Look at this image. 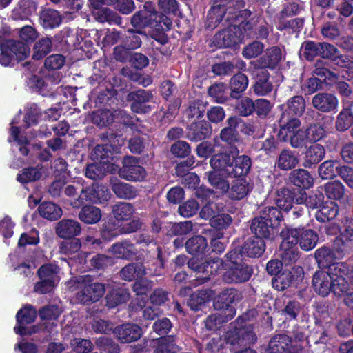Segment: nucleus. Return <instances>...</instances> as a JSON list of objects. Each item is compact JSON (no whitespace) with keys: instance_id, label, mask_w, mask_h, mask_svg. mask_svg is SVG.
Listing matches in <instances>:
<instances>
[{"instance_id":"36","label":"nucleus","mask_w":353,"mask_h":353,"mask_svg":"<svg viewBox=\"0 0 353 353\" xmlns=\"http://www.w3.org/2000/svg\"><path fill=\"white\" fill-rule=\"evenodd\" d=\"M325 149L319 143L312 144L306 148L304 153L303 166L305 168L316 167L325 157Z\"/></svg>"},{"instance_id":"43","label":"nucleus","mask_w":353,"mask_h":353,"mask_svg":"<svg viewBox=\"0 0 353 353\" xmlns=\"http://www.w3.org/2000/svg\"><path fill=\"white\" fill-rule=\"evenodd\" d=\"M299 160L295 151L290 149H283L278 155L275 165L283 171H288L294 169L298 164Z\"/></svg>"},{"instance_id":"63","label":"nucleus","mask_w":353,"mask_h":353,"mask_svg":"<svg viewBox=\"0 0 353 353\" xmlns=\"http://www.w3.org/2000/svg\"><path fill=\"white\" fill-rule=\"evenodd\" d=\"M112 190L116 196L121 199H132L137 195V190L134 186L123 182L113 183Z\"/></svg>"},{"instance_id":"39","label":"nucleus","mask_w":353,"mask_h":353,"mask_svg":"<svg viewBox=\"0 0 353 353\" xmlns=\"http://www.w3.org/2000/svg\"><path fill=\"white\" fill-rule=\"evenodd\" d=\"M62 21L63 18L60 12L54 9L46 8L39 12V23L45 30L58 28Z\"/></svg>"},{"instance_id":"34","label":"nucleus","mask_w":353,"mask_h":353,"mask_svg":"<svg viewBox=\"0 0 353 353\" xmlns=\"http://www.w3.org/2000/svg\"><path fill=\"white\" fill-rule=\"evenodd\" d=\"M313 106L322 112L336 111L338 107V99L332 94L327 92L318 93L313 97Z\"/></svg>"},{"instance_id":"29","label":"nucleus","mask_w":353,"mask_h":353,"mask_svg":"<svg viewBox=\"0 0 353 353\" xmlns=\"http://www.w3.org/2000/svg\"><path fill=\"white\" fill-rule=\"evenodd\" d=\"M282 60V51L279 46L267 48L264 54L256 60V65L260 69H275Z\"/></svg>"},{"instance_id":"52","label":"nucleus","mask_w":353,"mask_h":353,"mask_svg":"<svg viewBox=\"0 0 353 353\" xmlns=\"http://www.w3.org/2000/svg\"><path fill=\"white\" fill-rule=\"evenodd\" d=\"M232 309H229L228 314L222 311L209 315L205 320V325L207 330L210 331L216 330L222 324L225 323L232 319Z\"/></svg>"},{"instance_id":"20","label":"nucleus","mask_w":353,"mask_h":353,"mask_svg":"<svg viewBox=\"0 0 353 353\" xmlns=\"http://www.w3.org/2000/svg\"><path fill=\"white\" fill-rule=\"evenodd\" d=\"M212 133L210 123L204 119L194 121L185 128V137L192 142H199L209 139Z\"/></svg>"},{"instance_id":"48","label":"nucleus","mask_w":353,"mask_h":353,"mask_svg":"<svg viewBox=\"0 0 353 353\" xmlns=\"http://www.w3.org/2000/svg\"><path fill=\"white\" fill-rule=\"evenodd\" d=\"M339 214V206L334 201L325 202L316 211V219L321 223H325L334 219Z\"/></svg>"},{"instance_id":"30","label":"nucleus","mask_w":353,"mask_h":353,"mask_svg":"<svg viewBox=\"0 0 353 353\" xmlns=\"http://www.w3.org/2000/svg\"><path fill=\"white\" fill-rule=\"evenodd\" d=\"M214 296V290L210 288L201 289L190 296L187 303L191 310L197 312L202 310Z\"/></svg>"},{"instance_id":"14","label":"nucleus","mask_w":353,"mask_h":353,"mask_svg":"<svg viewBox=\"0 0 353 353\" xmlns=\"http://www.w3.org/2000/svg\"><path fill=\"white\" fill-rule=\"evenodd\" d=\"M153 98L152 91L143 89L130 92L127 96L128 101L131 102L130 109L136 114L150 113L153 107L148 103L152 101Z\"/></svg>"},{"instance_id":"3","label":"nucleus","mask_w":353,"mask_h":353,"mask_svg":"<svg viewBox=\"0 0 353 353\" xmlns=\"http://www.w3.org/2000/svg\"><path fill=\"white\" fill-rule=\"evenodd\" d=\"M224 272L223 281L226 283H242L250 279L253 274L251 265L243 261L240 256L229 255V251L225 255Z\"/></svg>"},{"instance_id":"45","label":"nucleus","mask_w":353,"mask_h":353,"mask_svg":"<svg viewBox=\"0 0 353 353\" xmlns=\"http://www.w3.org/2000/svg\"><path fill=\"white\" fill-rule=\"evenodd\" d=\"M146 37L145 32L141 28H129L122 37L121 42L132 50L139 48L142 44V37Z\"/></svg>"},{"instance_id":"64","label":"nucleus","mask_w":353,"mask_h":353,"mask_svg":"<svg viewBox=\"0 0 353 353\" xmlns=\"http://www.w3.org/2000/svg\"><path fill=\"white\" fill-rule=\"evenodd\" d=\"M353 125V112L350 108H343L336 117L335 128L339 132H345Z\"/></svg>"},{"instance_id":"24","label":"nucleus","mask_w":353,"mask_h":353,"mask_svg":"<svg viewBox=\"0 0 353 353\" xmlns=\"http://www.w3.org/2000/svg\"><path fill=\"white\" fill-rule=\"evenodd\" d=\"M242 122L241 118L232 116L226 120L227 126L221 129L219 137L221 140L230 146L235 145L240 141V134L237 130L239 125Z\"/></svg>"},{"instance_id":"53","label":"nucleus","mask_w":353,"mask_h":353,"mask_svg":"<svg viewBox=\"0 0 353 353\" xmlns=\"http://www.w3.org/2000/svg\"><path fill=\"white\" fill-rule=\"evenodd\" d=\"M101 210L93 205H85L80 210L78 217L86 224H95L101 219Z\"/></svg>"},{"instance_id":"19","label":"nucleus","mask_w":353,"mask_h":353,"mask_svg":"<svg viewBox=\"0 0 353 353\" xmlns=\"http://www.w3.org/2000/svg\"><path fill=\"white\" fill-rule=\"evenodd\" d=\"M185 251L192 257L205 259L210 255V247L208 236L195 234L185 241Z\"/></svg>"},{"instance_id":"50","label":"nucleus","mask_w":353,"mask_h":353,"mask_svg":"<svg viewBox=\"0 0 353 353\" xmlns=\"http://www.w3.org/2000/svg\"><path fill=\"white\" fill-rule=\"evenodd\" d=\"M210 184L219 193L225 194L229 188V181L221 172L213 170L205 173Z\"/></svg>"},{"instance_id":"25","label":"nucleus","mask_w":353,"mask_h":353,"mask_svg":"<svg viewBox=\"0 0 353 353\" xmlns=\"http://www.w3.org/2000/svg\"><path fill=\"white\" fill-rule=\"evenodd\" d=\"M289 185L294 187L298 191L310 189L314 184V179L310 172L303 169H294L288 174Z\"/></svg>"},{"instance_id":"5","label":"nucleus","mask_w":353,"mask_h":353,"mask_svg":"<svg viewBox=\"0 0 353 353\" xmlns=\"http://www.w3.org/2000/svg\"><path fill=\"white\" fill-rule=\"evenodd\" d=\"M0 64L3 66L14 65L25 60L30 52V47L19 40L8 39L0 42Z\"/></svg>"},{"instance_id":"9","label":"nucleus","mask_w":353,"mask_h":353,"mask_svg":"<svg viewBox=\"0 0 353 353\" xmlns=\"http://www.w3.org/2000/svg\"><path fill=\"white\" fill-rule=\"evenodd\" d=\"M188 267L196 272V280L203 284L210 280L212 275L216 274L219 270L217 261L214 259H201L191 257L188 259Z\"/></svg>"},{"instance_id":"56","label":"nucleus","mask_w":353,"mask_h":353,"mask_svg":"<svg viewBox=\"0 0 353 353\" xmlns=\"http://www.w3.org/2000/svg\"><path fill=\"white\" fill-rule=\"evenodd\" d=\"M121 233L117 221L112 218L105 221L100 228V236L104 241H111Z\"/></svg>"},{"instance_id":"38","label":"nucleus","mask_w":353,"mask_h":353,"mask_svg":"<svg viewBox=\"0 0 353 353\" xmlns=\"http://www.w3.org/2000/svg\"><path fill=\"white\" fill-rule=\"evenodd\" d=\"M233 154L231 152H219L213 154L210 159V165L213 170L221 172L225 176H229Z\"/></svg>"},{"instance_id":"57","label":"nucleus","mask_w":353,"mask_h":353,"mask_svg":"<svg viewBox=\"0 0 353 353\" xmlns=\"http://www.w3.org/2000/svg\"><path fill=\"white\" fill-rule=\"evenodd\" d=\"M301 121L295 117L290 118L288 121L281 125L278 138L281 141L288 142L289 139L300 129Z\"/></svg>"},{"instance_id":"35","label":"nucleus","mask_w":353,"mask_h":353,"mask_svg":"<svg viewBox=\"0 0 353 353\" xmlns=\"http://www.w3.org/2000/svg\"><path fill=\"white\" fill-rule=\"evenodd\" d=\"M332 276L325 271H316L312 277V284L314 291L323 297L327 296L332 292Z\"/></svg>"},{"instance_id":"60","label":"nucleus","mask_w":353,"mask_h":353,"mask_svg":"<svg viewBox=\"0 0 353 353\" xmlns=\"http://www.w3.org/2000/svg\"><path fill=\"white\" fill-rule=\"evenodd\" d=\"M340 161L337 160H327L323 162L318 168L319 176L323 179H332L337 176Z\"/></svg>"},{"instance_id":"40","label":"nucleus","mask_w":353,"mask_h":353,"mask_svg":"<svg viewBox=\"0 0 353 353\" xmlns=\"http://www.w3.org/2000/svg\"><path fill=\"white\" fill-rule=\"evenodd\" d=\"M153 343L154 353H178L181 350L174 334L157 338L153 340Z\"/></svg>"},{"instance_id":"28","label":"nucleus","mask_w":353,"mask_h":353,"mask_svg":"<svg viewBox=\"0 0 353 353\" xmlns=\"http://www.w3.org/2000/svg\"><path fill=\"white\" fill-rule=\"evenodd\" d=\"M336 243L346 254L353 249V219H346L339 234L334 239Z\"/></svg>"},{"instance_id":"46","label":"nucleus","mask_w":353,"mask_h":353,"mask_svg":"<svg viewBox=\"0 0 353 353\" xmlns=\"http://www.w3.org/2000/svg\"><path fill=\"white\" fill-rule=\"evenodd\" d=\"M281 210L277 206H266L260 211L259 216L274 226V229H279L281 223L284 221Z\"/></svg>"},{"instance_id":"44","label":"nucleus","mask_w":353,"mask_h":353,"mask_svg":"<svg viewBox=\"0 0 353 353\" xmlns=\"http://www.w3.org/2000/svg\"><path fill=\"white\" fill-rule=\"evenodd\" d=\"M130 297V294L128 292V290L118 288L112 289L109 291L105 297V305L109 309H113L116 307L126 303Z\"/></svg>"},{"instance_id":"13","label":"nucleus","mask_w":353,"mask_h":353,"mask_svg":"<svg viewBox=\"0 0 353 353\" xmlns=\"http://www.w3.org/2000/svg\"><path fill=\"white\" fill-rule=\"evenodd\" d=\"M304 347L292 343V338L285 334H278L271 337L265 353H303Z\"/></svg>"},{"instance_id":"49","label":"nucleus","mask_w":353,"mask_h":353,"mask_svg":"<svg viewBox=\"0 0 353 353\" xmlns=\"http://www.w3.org/2000/svg\"><path fill=\"white\" fill-rule=\"evenodd\" d=\"M232 223V216L227 213H219L210 220V227L203 228L202 231H216L223 232Z\"/></svg>"},{"instance_id":"1","label":"nucleus","mask_w":353,"mask_h":353,"mask_svg":"<svg viewBox=\"0 0 353 353\" xmlns=\"http://www.w3.org/2000/svg\"><path fill=\"white\" fill-rule=\"evenodd\" d=\"M210 4L204 22V27L208 30L219 26L227 27L241 18H250L252 14L249 9H243L244 0H210Z\"/></svg>"},{"instance_id":"17","label":"nucleus","mask_w":353,"mask_h":353,"mask_svg":"<svg viewBox=\"0 0 353 353\" xmlns=\"http://www.w3.org/2000/svg\"><path fill=\"white\" fill-rule=\"evenodd\" d=\"M242 299V294L237 289L228 288L222 290L214 301V307L216 310L228 314L229 309H232V319L236 314V310L232 305V303L239 302Z\"/></svg>"},{"instance_id":"8","label":"nucleus","mask_w":353,"mask_h":353,"mask_svg":"<svg viewBox=\"0 0 353 353\" xmlns=\"http://www.w3.org/2000/svg\"><path fill=\"white\" fill-rule=\"evenodd\" d=\"M294 242L304 251H310L317 245L319 237L317 232L312 229L305 227L283 228Z\"/></svg>"},{"instance_id":"26","label":"nucleus","mask_w":353,"mask_h":353,"mask_svg":"<svg viewBox=\"0 0 353 353\" xmlns=\"http://www.w3.org/2000/svg\"><path fill=\"white\" fill-rule=\"evenodd\" d=\"M81 226L79 221L72 219H63L55 226V233L61 239H70L81 234Z\"/></svg>"},{"instance_id":"42","label":"nucleus","mask_w":353,"mask_h":353,"mask_svg":"<svg viewBox=\"0 0 353 353\" xmlns=\"http://www.w3.org/2000/svg\"><path fill=\"white\" fill-rule=\"evenodd\" d=\"M110 251L117 258L131 260L137 254L135 245L129 240H124L113 243Z\"/></svg>"},{"instance_id":"12","label":"nucleus","mask_w":353,"mask_h":353,"mask_svg":"<svg viewBox=\"0 0 353 353\" xmlns=\"http://www.w3.org/2000/svg\"><path fill=\"white\" fill-rule=\"evenodd\" d=\"M347 254L334 241L333 245H323L314 252V259L320 269H327L336 260L343 259Z\"/></svg>"},{"instance_id":"54","label":"nucleus","mask_w":353,"mask_h":353,"mask_svg":"<svg viewBox=\"0 0 353 353\" xmlns=\"http://www.w3.org/2000/svg\"><path fill=\"white\" fill-rule=\"evenodd\" d=\"M327 63L323 60L319 59L314 64L313 74L318 78H321V81L327 85H332L338 79V75L330 71L325 67Z\"/></svg>"},{"instance_id":"11","label":"nucleus","mask_w":353,"mask_h":353,"mask_svg":"<svg viewBox=\"0 0 353 353\" xmlns=\"http://www.w3.org/2000/svg\"><path fill=\"white\" fill-rule=\"evenodd\" d=\"M227 27L228 28L222 29L214 34L211 46L216 48H232L242 42L241 30L236 25L232 23Z\"/></svg>"},{"instance_id":"31","label":"nucleus","mask_w":353,"mask_h":353,"mask_svg":"<svg viewBox=\"0 0 353 353\" xmlns=\"http://www.w3.org/2000/svg\"><path fill=\"white\" fill-rule=\"evenodd\" d=\"M232 161L228 177L244 178L250 172L252 160L249 156L242 154L234 157L233 155Z\"/></svg>"},{"instance_id":"27","label":"nucleus","mask_w":353,"mask_h":353,"mask_svg":"<svg viewBox=\"0 0 353 353\" xmlns=\"http://www.w3.org/2000/svg\"><path fill=\"white\" fill-rule=\"evenodd\" d=\"M252 189V185L245 178H236L229 183L225 194L232 201H240L245 198Z\"/></svg>"},{"instance_id":"33","label":"nucleus","mask_w":353,"mask_h":353,"mask_svg":"<svg viewBox=\"0 0 353 353\" xmlns=\"http://www.w3.org/2000/svg\"><path fill=\"white\" fill-rule=\"evenodd\" d=\"M269 72L259 68L256 71L255 82L252 85L253 91L257 96H265L270 93L273 89V84L270 80Z\"/></svg>"},{"instance_id":"23","label":"nucleus","mask_w":353,"mask_h":353,"mask_svg":"<svg viewBox=\"0 0 353 353\" xmlns=\"http://www.w3.org/2000/svg\"><path fill=\"white\" fill-rule=\"evenodd\" d=\"M54 43L59 44L57 48L62 50L69 51L72 49L82 48L79 38L77 33L68 27H65L53 37Z\"/></svg>"},{"instance_id":"4","label":"nucleus","mask_w":353,"mask_h":353,"mask_svg":"<svg viewBox=\"0 0 353 353\" xmlns=\"http://www.w3.org/2000/svg\"><path fill=\"white\" fill-rule=\"evenodd\" d=\"M130 24L133 28L143 30L146 28H150L157 31L166 32L171 29L172 20L165 14L139 10L131 17Z\"/></svg>"},{"instance_id":"47","label":"nucleus","mask_w":353,"mask_h":353,"mask_svg":"<svg viewBox=\"0 0 353 353\" xmlns=\"http://www.w3.org/2000/svg\"><path fill=\"white\" fill-rule=\"evenodd\" d=\"M146 274L145 268L142 263H131L120 271V277L126 281H132Z\"/></svg>"},{"instance_id":"59","label":"nucleus","mask_w":353,"mask_h":353,"mask_svg":"<svg viewBox=\"0 0 353 353\" xmlns=\"http://www.w3.org/2000/svg\"><path fill=\"white\" fill-rule=\"evenodd\" d=\"M38 212L43 218L54 221L59 219L62 215L61 208L52 202H43L38 208Z\"/></svg>"},{"instance_id":"22","label":"nucleus","mask_w":353,"mask_h":353,"mask_svg":"<svg viewBox=\"0 0 353 353\" xmlns=\"http://www.w3.org/2000/svg\"><path fill=\"white\" fill-rule=\"evenodd\" d=\"M114 334L121 343H130L139 340L143 334L141 327L136 323H125L116 326Z\"/></svg>"},{"instance_id":"18","label":"nucleus","mask_w":353,"mask_h":353,"mask_svg":"<svg viewBox=\"0 0 353 353\" xmlns=\"http://www.w3.org/2000/svg\"><path fill=\"white\" fill-rule=\"evenodd\" d=\"M280 236L282 239L279 251L281 261L285 265H289L296 262L299 259V252L296 244L283 229H282L280 232Z\"/></svg>"},{"instance_id":"61","label":"nucleus","mask_w":353,"mask_h":353,"mask_svg":"<svg viewBox=\"0 0 353 353\" xmlns=\"http://www.w3.org/2000/svg\"><path fill=\"white\" fill-rule=\"evenodd\" d=\"M208 94L219 103H224L228 100V85L225 83H214L208 89Z\"/></svg>"},{"instance_id":"58","label":"nucleus","mask_w":353,"mask_h":353,"mask_svg":"<svg viewBox=\"0 0 353 353\" xmlns=\"http://www.w3.org/2000/svg\"><path fill=\"white\" fill-rule=\"evenodd\" d=\"M134 211V205L127 202H119L112 206V213L116 221L130 220Z\"/></svg>"},{"instance_id":"51","label":"nucleus","mask_w":353,"mask_h":353,"mask_svg":"<svg viewBox=\"0 0 353 353\" xmlns=\"http://www.w3.org/2000/svg\"><path fill=\"white\" fill-rule=\"evenodd\" d=\"M203 235L208 236V241H210V254L214 253L216 254H222L225 250V244L221 239L223 238L224 232L216 231H202Z\"/></svg>"},{"instance_id":"32","label":"nucleus","mask_w":353,"mask_h":353,"mask_svg":"<svg viewBox=\"0 0 353 353\" xmlns=\"http://www.w3.org/2000/svg\"><path fill=\"white\" fill-rule=\"evenodd\" d=\"M115 156V148L111 144H98L91 152V159L108 166L113 164Z\"/></svg>"},{"instance_id":"16","label":"nucleus","mask_w":353,"mask_h":353,"mask_svg":"<svg viewBox=\"0 0 353 353\" xmlns=\"http://www.w3.org/2000/svg\"><path fill=\"white\" fill-rule=\"evenodd\" d=\"M248 224L252 236L266 242L274 241L279 233V229H274V226L270 225L259 216L251 219Z\"/></svg>"},{"instance_id":"10","label":"nucleus","mask_w":353,"mask_h":353,"mask_svg":"<svg viewBox=\"0 0 353 353\" xmlns=\"http://www.w3.org/2000/svg\"><path fill=\"white\" fill-rule=\"evenodd\" d=\"M302 195L301 190H296L294 187L287 184L276 190L275 204L279 209L287 212L293 208L294 204H302Z\"/></svg>"},{"instance_id":"55","label":"nucleus","mask_w":353,"mask_h":353,"mask_svg":"<svg viewBox=\"0 0 353 353\" xmlns=\"http://www.w3.org/2000/svg\"><path fill=\"white\" fill-rule=\"evenodd\" d=\"M285 112L290 116H301L305 110V101L301 95H295L290 98L285 105Z\"/></svg>"},{"instance_id":"21","label":"nucleus","mask_w":353,"mask_h":353,"mask_svg":"<svg viewBox=\"0 0 353 353\" xmlns=\"http://www.w3.org/2000/svg\"><path fill=\"white\" fill-rule=\"evenodd\" d=\"M105 285L94 282L85 284L77 294V299L83 305H90L98 301L105 294Z\"/></svg>"},{"instance_id":"2","label":"nucleus","mask_w":353,"mask_h":353,"mask_svg":"<svg viewBox=\"0 0 353 353\" xmlns=\"http://www.w3.org/2000/svg\"><path fill=\"white\" fill-rule=\"evenodd\" d=\"M259 314L256 307L247 310L242 315L230 324L229 330L225 334V341L227 344L248 345H254L257 341L254 326L248 323Z\"/></svg>"},{"instance_id":"15","label":"nucleus","mask_w":353,"mask_h":353,"mask_svg":"<svg viewBox=\"0 0 353 353\" xmlns=\"http://www.w3.org/2000/svg\"><path fill=\"white\" fill-rule=\"evenodd\" d=\"M119 175L130 181H142L146 176L145 168L139 164V159L134 157H125L123 165L119 170Z\"/></svg>"},{"instance_id":"7","label":"nucleus","mask_w":353,"mask_h":353,"mask_svg":"<svg viewBox=\"0 0 353 353\" xmlns=\"http://www.w3.org/2000/svg\"><path fill=\"white\" fill-rule=\"evenodd\" d=\"M110 192L107 186L92 183L82 189L81 194L78 196L72 205L74 208H80L85 202L103 204L110 199Z\"/></svg>"},{"instance_id":"6","label":"nucleus","mask_w":353,"mask_h":353,"mask_svg":"<svg viewBox=\"0 0 353 353\" xmlns=\"http://www.w3.org/2000/svg\"><path fill=\"white\" fill-rule=\"evenodd\" d=\"M266 250V241L254 237H248L241 245L232 244V248L229 250L230 256H240L251 259H259L262 256Z\"/></svg>"},{"instance_id":"41","label":"nucleus","mask_w":353,"mask_h":353,"mask_svg":"<svg viewBox=\"0 0 353 353\" xmlns=\"http://www.w3.org/2000/svg\"><path fill=\"white\" fill-rule=\"evenodd\" d=\"M104 87V89H101L99 91L95 103L104 108L114 109L118 101L117 90L111 83H108V86Z\"/></svg>"},{"instance_id":"37","label":"nucleus","mask_w":353,"mask_h":353,"mask_svg":"<svg viewBox=\"0 0 353 353\" xmlns=\"http://www.w3.org/2000/svg\"><path fill=\"white\" fill-rule=\"evenodd\" d=\"M248 76L243 72H239L234 74L229 82L230 97L234 99H241L248 86Z\"/></svg>"},{"instance_id":"62","label":"nucleus","mask_w":353,"mask_h":353,"mask_svg":"<svg viewBox=\"0 0 353 353\" xmlns=\"http://www.w3.org/2000/svg\"><path fill=\"white\" fill-rule=\"evenodd\" d=\"M301 311L299 301L295 299L285 302L283 307L281 310V315L288 321H296Z\"/></svg>"}]
</instances>
